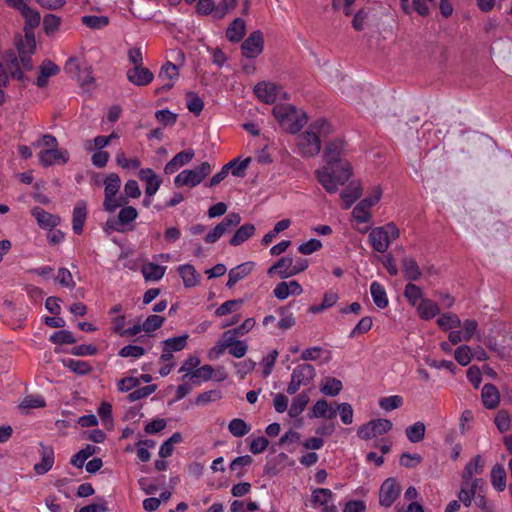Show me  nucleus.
Wrapping results in <instances>:
<instances>
[{
    "label": "nucleus",
    "instance_id": "nucleus-1",
    "mask_svg": "<svg viewBox=\"0 0 512 512\" xmlns=\"http://www.w3.org/2000/svg\"><path fill=\"white\" fill-rule=\"evenodd\" d=\"M347 143L342 139L330 141L324 148V164L315 171L318 182L328 193H335L352 176V166L346 158Z\"/></svg>",
    "mask_w": 512,
    "mask_h": 512
},
{
    "label": "nucleus",
    "instance_id": "nucleus-2",
    "mask_svg": "<svg viewBox=\"0 0 512 512\" xmlns=\"http://www.w3.org/2000/svg\"><path fill=\"white\" fill-rule=\"evenodd\" d=\"M332 131L331 124L325 119H317L309 129L299 136L298 148L303 156L312 157L321 150V136H326Z\"/></svg>",
    "mask_w": 512,
    "mask_h": 512
},
{
    "label": "nucleus",
    "instance_id": "nucleus-3",
    "mask_svg": "<svg viewBox=\"0 0 512 512\" xmlns=\"http://www.w3.org/2000/svg\"><path fill=\"white\" fill-rule=\"evenodd\" d=\"M273 115L280 126L291 134L298 133L307 123L308 117L302 110L290 104H278L273 107Z\"/></svg>",
    "mask_w": 512,
    "mask_h": 512
},
{
    "label": "nucleus",
    "instance_id": "nucleus-4",
    "mask_svg": "<svg viewBox=\"0 0 512 512\" xmlns=\"http://www.w3.org/2000/svg\"><path fill=\"white\" fill-rule=\"evenodd\" d=\"M28 49L25 50L23 45L18 46L19 59L13 54L12 58L7 63V71L13 79L25 82L27 77L22 72L23 70L31 71L34 67L31 55L35 49L34 37L27 38Z\"/></svg>",
    "mask_w": 512,
    "mask_h": 512
},
{
    "label": "nucleus",
    "instance_id": "nucleus-5",
    "mask_svg": "<svg viewBox=\"0 0 512 512\" xmlns=\"http://www.w3.org/2000/svg\"><path fill=\"white\" fill-rule=\"evenodd\" d=\"M399 236V228L393 222H390L373 228L368 235V242L374 251L383 254L388 250L391 242Z\"/></svg>",
    "mask_w": 512,
    "mask_h": 512
},
{
    "label": "nucleus",
    "instance_id": "nucleus-6",
    "mask_svg": "<svg viewBox=\"0 0 512 512\" xmlns=\"http://www.w3.org/2000/svg\"><path fill=\"white\" fill-rule=\"evenodd\" d=\"M212 169L213 166L209 162L204 161L194 169H185L181 171L175 177L174 184L177 187H196L212 172Z\"/></svg>",
    "mask_w": 512,
    "mask_h": 512
},
{
    "label": "nucleus",
    "instance_id": "nucleus-7",
    "mask_svg": "<svg viewBox=\"0 0 512 512\" xmlns=\"http://www.w3.org/2000/svg\"><path fill=\"white\" fill-rule=\"evenodd\" d=\"M315 376L316 369L313 365L307 363L297 365L291 373V380L286 388V392L289 395L296 394L301 386L310 385Z\"/></svg>",
    "mask_w": 512,
    "mask_h": 512
},
{
    "label": "nucleus",
    "instance_id": "nucleus-8",
    "mask_svg": "<svg viewBox=\"0 0 512 512\" xmlns=\"http://www.w3.org/2000/svg\"><path fill=\"white\" fill-rule=\"evenodd\" d=\"M138 217V211L133 206H124L118 213L117 218H109L106 221V227L109 230L123 233L127 230L133 229V227L127 228L131 225Z\"/></svg>",
    "mask_w": 512,
    "mask_h": 512
},
{
    "label": "nucleus",
    "instance_id": "nucleus-9",
    "mask_svg": "<svg viewBox=\"0 0 512 512\" xmlns=\"http://www.w3.org/2000/svg\"><path fill=\"white\" fill-rule=\"evenodd\" d=\"M392 429V422L388 419H375L361 425L357 430V435L363 440H369L383 435Z\"/></svg>",
    "mask_w": 512,
    "mask_h": 512
},
{
    "label": "nucleus",
    "instance_id": "nucleus-10",
    "mask_svg": "<svg viewBox=\"0 0 512 512\" xmlns=\"http://www.w3.org/2000/svg\"><path fill=\"white\" fill-rule=\"evenodd\" d=\"M264 50V35L262 31L255 30L243 41L241 54L247 59H255Z\"/></svg>",
    "mask_w": 512,
    "mask_h": 512
},
{
    "label": "nucleus",
    "instance_id": "nucleus-11",
    "mask_svg": "<svg viewBox=\"0 0 512 512\" xmlns=\"http://www.w3.org/2000/svg\"><path fill=\"white\" fill-rule=\"evenodd\" d=\"M401 486L395 478H387L379 489V505L384 508L391 507L401 494Z\"/></svg>",
    "mask_w": 512,
    "mask_h": 512
},
{
    "label": "nucleus",
    "instance_id": "nucleus-12",
    "mask_svg": "<svg viewBox=\"0 0 512 512\" xmlns=\"http://www.w3.org/2000/svg\"><path fill=\"white\" fill-rule=\"evenodd\" d=\"M280 89L279 85L272 82L261 81L255 85L254 93L263 103L273 104L280 93Z\"/></svg>",
    "mask_w": 512,
    "mask_h": 512
},
{
    "label": "nucleus",
    "instance_id": "nucleus-13",
    "mask_svg": "<svg viewBox=\"0 0 512 512\" xmlns=\"http://www.w3.org/2000/svg\"><path fill=\"white\" fill-rule=\"evenodd\" d=\"M39 162L44 167H49L55 163H67L69 161V153L67 150L44 149L38 154Z\"/></svg>",
    "mask_w": 512,
    "mask_h": 512
},
{
    "label": "nucleus",
    "instance_id": "nucleus-14",
    "mask_svg": "<svg viewBox=\"0 0 512 512\" xmlns=\"http://www.w3.org/2000/svg\"><path fill=\"white\" fill-rule=\"evenodd\" d=\"M129 82L136 86H147L154 79V74L143 65L129 68L126 72Z\"/></svg>",
    "mask_w": 512,
    "mask_h": 512
},
{
    "label": "nucleus",
    "instance_id": "nucleus-15",
    "mask_svg": "<svg viewBox=\"0 0 512 512\" xmlns=\"http://www.w3.org/2000/svg\"><path fill=\"white\" fill-rule=\"evenodd\" d=\"M158 77L162 80H168V82L164 83L161 87H159L156 90V92L157 93L167 92L174 86L175 81L179 78L178 67L174 63L167 61L161 67Z\"/></svg>",
    "mask_w": 512,
    "mask_h": 512
},
{
    "label": "nucleus",
    "instance_id": "nucleus-16",
    "mask_svg": "<svg viewBox=\"0 0 512 512\" xmlns=\"http://www.w3.org/2000/svg\"><path fill=\"white\" fill-rule=\"evenodd\" d=\"M138 176L139 179L145 183L146 196H154L162 183L156 173L151 168H142L140 169Z\"/></svg>",
    "mask_w": 512,
    "mask_h": 512
},
{
    "label": "nucleus",
    "instance_id": "nucleus-17",
    "mask_svg": "<svg viewBox=\"0 0 512 512\" xmlns=\"http://www.w3.org/2000/svg\"><path fill=\"white\" fill-rule=\"evenodd\" d=\"M31 215L36 219L37 224L42 229L52 230L60 223L59 216L51 214L39 206H35L31 209Z\"/></svg>",
    "mask_w": 512,
    "mask_h": 512
},
{
    "label": "nucleus",
    "instance_id": "nucleus-18",
    "mask_svg": "<svg viewBox=\"0 0 512 512\" xmlns=\"http://www.w3.org/2000/svg\"><path fill=\"white\" fill-rule=\"evenodd\" d=\"M60 72L59 66L54 64L51 60H44L38 69V76L35 84L39 88H45L48 85V79L57 75Z\"/></svg>",
    "mask_w": 512,
    "mask_h": 512
},
{
    "label": "nucleus",
    "instance_id": "nucleus-19",
    "mask_svg": "<svg viewBox=\"0 0 512 512\" xmlns=\"http://www.w3.org/2000/svg\"><path fill=\"white\" fill-rule=\"evenodd\" d=\"M40 446L41 461L34 465V471L38 475H43L52 469L55 456L54 449L51 446H45L42 443Z\"/></svg>",
    "mask_w": 512,
    "mask_h": 512
},
{
    "label": "nucleus",
    "instance_id": "nucleus-20",
    "mask_svg": "<svg viewBox=\"0 0 512 512\" xmlns=\"http://www.w3.org/2000/svg\"><path fill=\"white\" fill-rule=\"evenodd\" d=\"M194 150L187 149L177 153L164 167V172L167 175L175 173L180 167L188 164L194 157Z\"/></svg>",
    "mask_w": 512,
    "mask_h": 512
},
{
    "label": "nucleus",
    "instance_id": "nucleus-21",
    "mask_svg": "<svg viewBox=\"0 0 512 512\" xmlns=\"http://www.w3.org/2000/svg\"><path fill=\"white\" fill-rule=\"evenodd\" d=\"M87 219V206L84 201H79L73 208L72 229L76 235H81Z\"/></svg>",
    "mask_w": 512,
    "mask_h": 512
},
{
    "label": "nucleus",
    "instance_id": "nucleus-22",
    "mask_svg": "<svg viewBox=\"0 0 512 512\" xmlns=\"http://www.w3.org/2000/svg\"><path fill=\"white\" fill-rule=\"evenodd\" d=\"M255 264L253 262L242 263L229 271L228 281L226 286L232 288L237 282L248 276L254 269Z\"/></svg>",
    "mask_w": 512,
    "mask_h": 512
},
{
    "label": "nucleus",
    "instance_id": "nucleus-23",
    "mask_svg": "<svg viewBox=\"0 0 512 512\" xmlns=\"http://www.w3.org/2000/svg\"><path fill=\"white\" fill-rule=\"evenodd\" d=\"M246 34V22L242 18H235L226 29V38L232 43L243 40Z\"/></svg>",
    "mask_w": 512,
    "mask_h": 512
},
{
    "label": "nucleus",
    "instance_id": "nucleus-24",
    "mask_svg": "<svg viewBox=\"0 0 512 512\" xmlns=\"http://www.w3.org/2000/svg\"><path fill=\"white\" fill-rule=\"evenodd\" d=\"M401 264L403 276L406 280L413 282L418 281L421 278L422 271L414 258L404 257Z\"/></svg>",
    "mask_w": 512,
    "mask_h": 512
},
{
    "label": "nucleus",
    "instance_id": "nucleus-25",
    "mask_svg": "<svg viewBox=\"0 0 512 512\" xmlns=\"http://www.w3.org/2000/svg\"><path fill=\"white\" fill-rule=\"evenodd\" d=\"M375 205V198L373 200L370 199H362L353 209L352 216L358 223H366L371 218L370 209Z\"/></svg>",
    "mask_w": 512,
    "mask_h": 512
},
{
    "label": "nucleus",
    "instance_id": "nucleus-26",
    "mask_svg": "<svg viewBox=\"0 0 512 512\" xmlns=\"http://www.w3.org/2000/svg\"><path fill=\"white\" fill-rule=\"evenodd\" d=\"M483 405L487 409H495L500 402V394L495 385L487 383L481 391Z\"/></svg>",
    "mask_w": 512,
    "mask_h": 512
},
{
    "label": "nucleus",
    "instance_id": "nucleus-27",
    "mask_svg": "<svg viewBox=\"0 0 512 512\" xmlns=\"http://www.w3.org/2000/svg\"><path fill=\"white\" fill-rule=\"evenodd\" d=\"M178 272L186 288H191L198 285L200 275L197 273L194 266L190 264L180 265L178 267Z\"/></svg>",
    "mask_w": 512,
    "mask_h": 512
},
{
    "label": "nucleus",
    "instance_id": "nucleus-28",
    "mask_svg": "<svg viewBox=\"0 0 512 512\" xmlns=\"http://www.w3.org/2000/svg\"><path fill=\"white\" fill-rule=\"evenodd\" d=\"M417 313L422 320H430L440 313V308L433 300L422 299L417 305Z\"/></svg>",
    "mask_w": 512,
    "mask_h": 512
},
{
    "label": "nucleus",
    "instance_id": "nucleus-29",
    "mask_svg": "<svg viewBox=\"0 0 512 512\" xmlns=\"http://www.w3.org/2000/svg\"><path fill=\"white\" fill-rule=\"evenodd\" d=\"M484 471V460L481 455H476L472 458L463 470L462 478L464 482H468L472 479L474 474H482Z\"/></svg>",
    "mask_w": 512,
    "mask_h": 512
},
{
    "label": "nucleus",
    "instance_id": "nucleus-30",
    "mask_svg": "<svg viewBox=\"0 0 512 512\" xmlns=\"http://www.w3.org/2000/svg\"><path fill=\"white\" fill-rule=\"evenodd\" d=\"M370 293L373 299L374 304L380 308L384 309L388 306V297L386 290L382 284L377 281H373L370 285Z\"/></svg>",
    "mask_w": 512,
    "mask_h": 512
},
{
    "label": "nucleus",
    "instance_id": "nucleus-31",
    "mask_svg": "<svg viewBox=\"0 0 512 512\" xmlns=\"http://www.w3.org/2000/svg\"><path fill=\"white\" fill-rule=\"evenodd\" d=\"M255 230V226L251 223H246L240 226L230 239L229 244L232 246L241 245L254 235Z\"/></svg>",
    "mask_w": 512,
    "mask_h": 512
},
{
    "label": "nucleus",
    "instance_id": "nucleus-32",
    "mask_svg": "<svg viewBox=\"0 0 512 512\" xmlns=\"http://www.w3.org/2000/svg\"><path fill=\"white\" fill-rule=\"evenodd\" d=\"M165 271V266L151 262L144 264L141 269V272L146 281H159L164 276Z\"/></svg>",
    "mask_w": 512,
    "mask_h": 512
},
{
    "label": "nucleus",
    "instance_id": "nucleus-33",
    "mask_svg": "<svg viewBox=\"0 0 512 512\" xmlns=\"http://www.w3.org/2000/svg\"><path fill=\"white\" fill-rule=\"evenodd\" d=\"M309 403V395L307 392H302L293 398L292 403L288 409V414L291 418H297L305 410Z\"/></svg>",
    "mask_w": 512,
    "mask_h": 512
},
{
    "label": "nucleus",
    "instance_id": "nucleus-34",
    "mask_svg": "<svg viewBox=\"0 0 512 512\" xmlns=\"http://www.w3.org/2000/svg\"><path fill=\"white\" fill-rule=\"evenodd\" d=\"M400 5L403 12L408 15L417 12L420 16L425 17L430 12L421 0H400Z\"/></svg>",
    "mask_w": 512,
    "mask_h": 512
},
{
    "label": "nucleus",
    "instance_id": "nucleus-35",
    "mask_svg": "<svg viewBox=\"0 0 512 512\" xmlns=\"http://www.w3.org/2000/svg\"><path fill=\"white\" fill-rule=\"evenodd\" d=\"M277 313L280 316V320L277 323L280 330L285 331L291 329L296 324V319L290 311V305L278 308Z\"/></svg>",
    "mask_w": 512,
    "mask_h": 512
},
{
    "label": "nucleus",
    "instance_id": "nucleus-36",
    "mask_svg": "<svg viewBox=\"0 0 512 512\" xmlns=\"http://www.w3.org/2000/svg\"><path fill=\"white\" fill-rule=\"evenodd\" d=\"M98 450V447L88 444L72 456L70 463L77 468H82L85 461L92 455L96 454Z\"/></svg>",
    "mask_w": 512,
    "mask_h": 512
},
{
    "label": "nucleus",
    "instance_id": "nucleus-37",
    "mask_svg": "<svg viewBox=\"0 0 512 512\" xmlns=\"http://www.w3.org/2000/svg\"><path fill=\"white\" fill-rule=\"evenodd\" d=\"M188 337L189 336L187 334H184L168 338L162 342V350H166L171 353L182 351L187 346Z\"/></svg>",
    "mask_w": 512,
    "mask_h": 512
},
{
    "label": "nucleus",
    "instance_id": "nucleus-38",
    "mask_svg": "<svg viewBox=\"0 0 512 512\" xmlns=\"http://www.w3.org/2000/svg\"><path fill=\"white\" fill-rule=\"evenodd\" d=\"M343 385L339 379L334 377H325L321 383L320 391L326 396H336L342 390Z\"/></svg>",
    "mask_w": 512,
    "mask_h": 512
},
{
    "label": "nucleus",
    "instance_id": "nucleus-39",
    "mask_svg": "<svg viewBox=\"0 0 512 512\" xmlns=\"http://www.w3.org/2000/svg\"><path fill=\"white\" fill-rule=\"evenodd\" d=\"M491 483L497 491L506 488V472L501 464H495L491 470Z\"/></svg>",
    "mask_w": 512,
    "mask_h": 512
},
{
    "label": "nucleus",
    "instance_id": "nucleus-40",
    "mask_svg": "<svg viewBox=\"0 0 512 512\" xmlns=\"http://www.w3.org/2000/svg\"><path fill=\"white\" fill-rule=\"evenodd\" d=\"M214 369L211 365H203L191 371L190 382L199 385L202 382L208 381L213 375Z\"/></svg>",
    "mask_w": 512,
    "mask_h": 512
},
{
    "label": "nucleus",
    "instance_id": "nucleus-41",
    "mask_svg": "<svg viewBox=\"0 0 512 512\" xmlns=\"http://www.w3.org/2000/svg\"><path fill=\"white\" fill-rule=\"evenodd\" d=\"M63 364L66 368H68L69 370L78 375H86L90 373V371L92 370V367L89 364V362L84 360H76L69 358L63 360Z\"/></svg>",
    "mask_w": 512,
    "mask_h": 512
},
{
    "label": "nucleus",
    "instance_id": "nucleus-42",
    "mask_svg": "<svg viewBox=\"0 0 512 512\" xmlns=\"http://www.w3.org/2000/svg\"><path fill=\"white\" fill-rule=\"evenodd\" d=\"M462 324L460 318L456 314L452 313H443L437 319V325L443 331L452 330L454 328L460 327Z\"/></svg>",
    "mask_w": 512,
    "mask_h": 512
},
{
    "label": "nucleus",
    "instance_id": "nucleus-43",
    "mask_svg": "<svg viewBox=\"0 0 512 512\" xmlns=\"http://www.w3.org/2000/svg\"><path fill=\"white\" fill-rule=\"evenodd\" d=\"M404 296L411 306H416L424 299L421 288L412 282L405 285Z\"/></svg>",
    "mask_w": 512,
    "mask_h": 512
},
{
    "label": "nucleus",
    "instance_id": "nucleus-44",
    "mask_svg": "<svg viewBox=\"0 0 512 512\" xmlns=\"http://www.w3.org/2000/svg\"><path fill=\"white\" fill-rule=\"evenodd\" d=\"M426 427L423 422H415L405 430L406 436L411 443H418L425 437Z\"/></svg>",
    "mask_w": 512,
    "mask_h": 512
},
{
    "label": "nucleus",
    "instance_id": "nucleus-45",
    "mask_svg": "<svg viewBox=\"0 0 512 512\" xmlns=\"http://www.w3.org/2000/svg\"><path fill=\"white\" fill-rule=\"evenodd\" d=\"M104 196H116L121 186V179L118 174L110 173L104 181Z\"/></svg>",
    "mask_w": 512,
    "mask_h": 512
},
{
    "label": "nucleus",
    "instance_id": "nucleus-46",
    "mask_svg": "<svg viewBox=\"0 0 512 512\" xmlns=\"http://www.w3.org/2000/svg\"><path fill=\"white\" fill-rule=\"evenodd\" d=\"M228 430L235 437H243L250 431V426L243 419L234 418L229 422Z\"/></svg>",
    "mask_w": 512,
    "mask_h": 512
},
{
    "label": "nucleus",
    "instance_id": "nucleus-47",
    "mask_svg": "<svg viewBox=\"0 0 512 512\" xmlns=\"http://www.w3.org/2000/svg\"><path fill=\"white\" fill-rule=\"evenodd\" d=\"M186 106L187 109L194 115H199L203 108V100L195 92H187L186 94Z\"/></svg>",
    "mask_w": 512,
    "mask_h": 512
},
{
    "label": "nucleus",
    "instance_id": "nucleus-48",
    "mask_svg": "<svg viewBox=\"0 0 512 512\" xmlns=\"http://www.w3.org/2000/svg\"><path fill=\"white\" fill-rule=\"evenodd\" d=\"M81 22L91 29H102L109 24L107 16L85 15L81 18Z\"/></svg>",
    "mask_w": 512,
    "mask_h": 512
},
{
    "label": "nucleus",
    "instance_id": "nucleus-49",
    "mask_svg": "<svg viewBox=\"0 0 512 512\" xmlns=\"http://www.w3.org/2000/svg\"><path fill=\"white\" fill-rule=\"evenodd\" d=\"M49 341L57 345L74 344L76 338L69 330H59L49 336Z\"/></svg>",
    "mask_w": 512,
    "mask_h": 512
},
{
    "label": "nucleus",
    "instance_id": "nucleus-50",
    "mask_svg": "<svg viewBox=\"0 0 512 512\" xmlns=\"http://www.w3.org/2000/svg\"><path fill=\"white\" fill-rule=\"evenodd\" d=\"M157 389L156 384H150L141 388H137L127 395L129 402H135L141 399H145L154 393Z\"/></svg>",
    "mask_w": 512,
    "mask_h": 512
},
{
    "label": "nucleus",
    "instance_id": "nucleus-51",
    "mask_svg": "<svg viewBox=\"0 0 512 512\" xmlns=\"http://www.w3.org/2000/svg\"><path fill=\"white\" fill-rule=\"evenodd\" d=\"M478 481V479H474L469 489L461 488V490L458 493L459 503H463V505L466 507H469L471 505L472 500L475 498Z\"/></svg>",
    "mask_w": 512,
    "mask_h": 512
},
{
    "label": "nucleus",
    "instance_id": "nucleus-52",
    "mask_svg": "<svg viewBox=\"0 0 512 512\" xmlns=\"http://www.w3.org/2000/svg\"><path fill=\"white\" fill-rule=\"evenodd\" d=\"M60 24L61 18L55 14H46L43 18V29L49 36L58 31Z\"/></svg>",
    "mask_w": 512,
    "mask_h": 512
},
{
    "label": "nucleus",
    "instance_id": "nucleus-53",
    "mask_svg": "<svg viewBox=\"0 0 512 512\" xmlns=\"http://www.w3.org/2000/svg\"><path fill=\"white\" fill-rule=\"evenodd\" d=\"M334 498V494L327 488H316L312 491V501L315 504L326 505Z\"/></svg>",
    "mask_w": 512,
    "mask_h": 512
},
{
    "label": "nucleus",
    "instance_id": "nucleus-54",
    "mask_svg": "<svg viewBox=\"0 0 512 512\" xmlns=\"http://www.w3.org/2000/svg\"><path fill=\"white\" fill-rule=\"evenodd\" d=\"M495 425L497 429L501 432H507L511 428V416L506 410H499L495 416Z\"/></svg>",
    "mask_w": 512,
    "mask_h": 512
},
{
    "label": "nucleus",
    "instance_id": "nucleus-55",
    "mask_svg": "<svg viewBox=\"0 0 512 512\" xmlns=\"http://www.w3.org/2000/svg\"><path fill=\"white\" fill-rule=\"evenodd\" d=\"M292 268V257L291 256H284L277 260L275 264H273L269 270L268 274H272L274 271H277L280 278H282V275H284L286 272L291 270Z\"/></svg>",
    "mask_w": 512,
    "mask_h": 512
},
{
    "label": "nucleus",
    "instance_id": "nucleus-56",
    "mask_svg": "<svg viewBox=\"0 0 512 512\" xmlns=\"http://www.w3.org/2000/svg\"><path fill=\"white\" fill-rule=\"evenodd\" d=\"M19 12L21 13L22 17L25 19L26 24L29 27L35 28L39 25L41 18L37 10L32 9L27 5Z\"/></svg>",
    "mask_w": 512,
    "mask_h": 512
},
{
    "label": "nucleus",
    "instance_id": "nucleus-57",
    "mask_svg": "<svg viewBox=\"0 0 512 512\" xmlns=\"http://www.w3.org/2000/svg\"><path fill=\"white\" fill-rule=\"evenodd\" d=\"M403 404V398L399 395H391L383 397L379 400V406L385 411H392L401 407Z\"/></svg>",
    "mask_w": 512,
    "mask_h": 512
},
{
    "label": "nucleus",
    "instance_id": "nucleus-58",
    "mask_svg": "<svg viewBox=\"0 0 512 512\" xmlns=\"http://www.w3.org/2000/svg\"><path fill=\"white\" fill-rule=\"evenodd\" d=\"M115 160L117 165L124 169H138L141 165L138 158H127L122 151L117 152Z\"/></svg>",
    "mask_w": 512,
    "mask_h": 512
},
{
    "label": "nucleus",
    "instance_id": "nucleus-59",
    "mask_svg": "<svg viewBox=\"0 0 512 512\" xmlns=\"http://www.w3.org/2000/svg\"><path fill=\"white\" fill-rule=\"evenodd\" d=\"M243 303V300L241 299H233L225 301L223 304H221L215 311V315L218 317H222L225 315H228L234 311H236L241 304Z\"/></svg>",
    "mask_w": 512,
    "mask_h": 512
},
{
    "label": "nucleus",
    "instance_id": "nucleus-60",
    "mask_svg": "<svg viewBox=\"0 0 512 512\" xmlns=\"http://www.w3.org/2000/svg\"><path fill=\"white\" fill-rule=\"evenodd\" d=\"M361 196V189L358 186H350L341 192V198L346 208L350 207Z\"/></svg>",
    "mask_w": 512,
    "mask_h": 512
},
{
    "label": "nucleus",
    "instance_id": "nucleus-61",
    "mask_svg": "<svg viewBox=\"0 0 512 512\" xmlns=\"http://www.w3.org/2000/svg\"><path fill=\"white\" fill-rule=\"evenodd\" d=\"M454 357L458 364L467 366L472 359L471 349L467 345H461L454 351Z\"/></svg>",
    "mask_w": 512,
    "mask_h": 512
},
{
    "label": "nucleus",
    "instance_id": "nucleus-62",
    "mask_svg": "<svg viewBox=\"0 0 512 512\" xmlns=\"http://www.w3.org/2000/svg\"><path fill=\"white\" fill-rule=\"evenodd\" d=\"M221 398H222V393L220 390H217V389L209 390V391L200 393L195 400V404L196 405H205L210 402H215L217 400H220Z\"/></svg>",
    "mask_w": 512,
    "mask_h": 512
},
{
    "label": "nucleus",
    "instance_id": "nucleus-63",
    "mask_svg": "<svg viewBox=\"0 0 512 512\" xmlns=\"http://www.w3.org/2000/svg\"><path fill=\"white\" fill-rule=\"evenodd\" d=\"M165 321V317L159 315H150L146 318V320L141 324V328H144V331L147 333L153 332L159 329Z\"/></svg>",
    "mask_w": 512,
    "mask_h": 512
},
{
    "label": "nucleus",
    "instance_id": "nucleus-64",
    "mask_svg": "<svg viewBox=\"0 0 512 512\" xmlns=\"http://www.w3.org/2000/svg\"><path fill=\"white\" fill-rule=\"evenodd\" d=\"M145 352V349L141 346L126 345L119 350L118 355L123 358L132 357L138 359L145 355Z\"/></svg>",
    "mask_w": 512,
    "mask_h": 512
}]
</instances>
